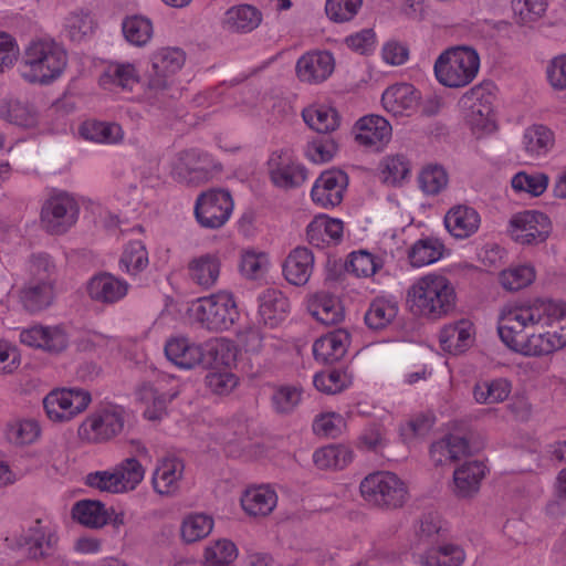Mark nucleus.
<instances>
[{"instance_id":"1","label":"nucleus","mask_w":566,"mask_h":566,"mask_svg":"<svg viewBox=\"0 0 566 566\" xmlns=\"http://www.w3.org/2000/svg\"><path fill=\"white\" fill-rule=\"evenodd\" d=\"M497 333L511 350L526 357L548 356L566 346V303L537 298L501 310Z\"/></svg>"},{"instance_id":"2","label":"nucleus","mask_w":566,"mask_h":566,"mask_svg":"<svg viewBox=\"0 0 566 566\" xmlns=\"http://www.w3.org/2000/svg\"><path fill=\"white\" fill-rule=\"evenodd\" d=\"M434 74L447 87H463L470 84L480 69L478 52L470 46L450 48L434 62Z\"/></svg>"},{"instance_id":"3","label":"nucleus","mask_w":566,"mask_h":566,"mask_svg":"<svg viewBox=\"0 0 566 566\" xmlns=\"http://www.w3.org/2000/svg\"><path fill=\"white\" fill-rule=\"evenodd\" d=\"M126 412L117 405H103L86 416L77 428V438L85 444H104L119 436Z\"/></svg>"},{"instance_id":"4","label":"nucleus","mask_w":566,"mask_h":566,"mask_svg":"<svg viewBox=\"0 0 566 566\" xmlns=\"http://www.w3.org/2000/svg\"><path fill=\"white\" fill-rule=\"evenodd\" d=\"M189 312L202 327L213 332L230 329L240 315L234 296L229 292L200 297L192 302Z\"/></svg>"},{"instance_id":"5","label":"nucleus","mask_w":566,"mask_h":566,"mask_svg":"<svg viewBox=\"0 0 566 566\" xmlns=\"http://www.w3.org/2000/svg\"><path fill=\"white\" fill-rule=\"evenodd\" d=\"M359 491L365 502L386 509L401 507L408 495L406 483L390 471L367 474L360 481Z\"/></svg>"},{"instance_id":"6","label":"nucleus","mask_w":566,"mask_h":566,"mask_svg":"<svg viewBox=\"0 0 566 566\" xmlns=\"http://www.w3.org/2000/svg\"><path fill=\"white\" fill-rule=\"evenodd\" d=\"M145 469L135 458H126L111 470H96L84 478L86 486L99 492L123 494L133 491L143 481Z\"/></svg>"},{"instance_id":"7","label":"nucleus","mask_w":566,"mask_h":566,"mask_svg":"<svg viewBox=\"0 0 566 566\" xmlns=\"http://www.w3.org/2000/svg\"><path fill=\"white\" fill-rule=\"evenodd\" d=\"M406 304L416 316L440 318L455 306L453 285H410Z\"/></svg>"},{"instance_id":"8","label":"nucleus","mask_w":566,"mask_h":566,"mask_svg":"<svg viewBox=\"0 0 566 566\" xmlns=\"http://www.w3.org/2000/svg\"><path fill=\"white\" fill-rule=\"evenodd\" d=\"M77 200L64 190H52L41 207V227L51 235H63L77 222Z\"/></svg>"},{"instance_id":"9","label":"nucleus","mask_w":566,"mask_h":566,"mask_svg":"<svg viewBox=\"0 0 566 566\" xmlns=\"http://www.w3.org/2000/svg\"><path fill=\"white\" fill-rule=\"evenodd\" d=\"M180 378L158 373L154 381L144 382L137 396L145 406L144 417L148 420H158L167 413V405L175 400L181 392Z\"/></svg>"},{"instance_id":"10","label":"nucleus","mask_w":566,"mask_h":566,"mask_svg":"<svg viewBox=\"0 0 566 566\" xmlns=\"http://www.w3.org/2000/svg\"><path fill=\"white\" fill-rule=\"evenodd\" d=\"M185 52L179 48H163L151 55V66L147 71L145 94L148 99L158 101L171 84L172 76L185 64Z\"/></svg>"},{"instance_id":"11","label":"nucleus","mask_w":566,"mask_h":566,"mask_svg":"<svg viewBox=\"0 0 566 566\" xmlns=\"http://www.w3.org/2000/svg\"><path fill=\"white\" fill-rule=\"evenodd\" d=\"M92 401L91 394L82 388L54 389L43 399V408L50 420L66 422L84 412Z\"/></svg>"},{"instance_id":"12","label":"nucleus","mask_w":566,"mask_h":566,"mask_svg":"<svg viewBox=\"0 0 566 566\" xmlns=\"http://www.w3.org/2000/svg\"><path fill=\"white\" fill-rule=\"evenodd\" d=\"M507 232L518 244L536 245L547 240L552 232V222L541 211L525 210L512 216Z\"/></svg>"},{"instance_id":"13","label":"nucleus","mask_w":566,"mask_h":566,"mask_svg":"<svg viewBox=\"0 0 566 566\" xmlns=\"http://www.w3.org/2000/svg\"><path fill=\"white\" fill-rule=\"evenodd\" d=\"M232 209L233 201L228 191L210 190L197 198L195 216L201 227L219 229L229 220Z\"/></svg>"},{"instance_id":"14","label":"nucleus","mask_w":566,"mask_h":566,"mask_svg":"<svg viewBox=\"0 0 566 566\" xmlns=\"http://www.w3.org/2000/svg\"><path fill=\"white\" fill-rule=\"evenodd\" d=\"M214 167L208 154L187 149L178 154L172 165V175L181 184L199 186L211 179Z\"/></svg>"},{"instance_id":"15","label":"nucleus","mask_w":566,"mask_h":566,"mask_svg":"<svg viewBox=\"0 0 566 566\" xmlns=\"http://www.w3.org/2000/svg\"><path fill=\"white\" fill-rule=\"evenodd\" d=\"M67 65L65 49L53 40H38V84L49 85L57 80Z\"/></svg>"},{"instance_id":"16","label":"nucleus","mask_w":566,"mask_h":566,"mask_svg":"<svg viewBox=\"0 0 566 566\" xmlns=\"http://www.w3.org/2000/svg\"><path fill=\"white\" fill-rule=\"evenodd\" d=\"M270 179L274 186L282 189L301 187L307 179L306 168L294 161L287 151H275L269 161Z\"/></svg>"},{"instance_id":"17","label":"nucleus","mask_w":566,"mask_h":566,"mask_svg":"<svg viewBox=\"0 0 566 566\" xmlns=\"http://www.w3.org/2000/svg\"><path fill=\"white\" fill-rule=\"evenodd\" d=\"M476 328L468 318H460L446 324L439 334L441 349L452 356L465 353L474 345Z\"/></svg>"},{"instance_id":"18","label":"nucleus","mask_w":566,"mask_h":566,"mask_svg":"<svg viewBox=\"0 0 566 566\" xmlns=\"http://www.w3.org/2000/svg\"><path fill=\"white\" fill-rule=\"evenodd\" d=\"M348 186V177L342 170H326L316 179L311 197L322 208H334L338 206Z\"/></svg>"},{"instance_id":"19","label":"nucleus","mask_w":566,"mask_h":566,"mask_svg":"<svg viewBox=\"0 0 566 566\" xmlns=\"http://www.w3.org/2000/svg\"><path fill=\"white\" fill-rule=\"evenodd\" d=\"M335 61L328 51H314L303 54L296 62L295 71L298 80L308 84H317L327 80L333 73Z\"/></svg>"},{"instance_id":"20","label":"nucleus","mask_w":566,"mask_h":566,"mask_svg":"<svg viewBox=\"0 0 566 566\" xmlns=\"http://www.w3.org/2000/svg\"><path fill=\"white\" fill-rule=\"evenodd\" d=\"M356 142L366 148L379 151L391 138V126L378 115L361 117L354 126Z\"/></svg>"},{"instance_id":"21","label":"nucleus","mask_w":566,"mask_h":566,"mask_svg":"<svg viewBox=\"0 0 566 566\" xmlns=\"http://www.w3.org/2000/svg\"><path fill=\"white\" fill-rule=\"evenodd\" d=\"M164 354L167 360L181 369H192L205 361L203 345L181 335L166 340Z\"/></svg>"},{"instance_id":"22","label":"nucleus","mask_w":566,"mask_h":566,"mask_svg":"<svg viewBox=\"0 0 566 566\" xmlns=\"http://www.w3.org/2000/svg\"><path fill=\"white\" fill-rule=\"evenodd\" d=\"M185 464L180 458H160L153 472L151 484L159 495L170 496L178 492Z\"/></svg>"},{"instance_id":"23","label":"nucleus","mask_w":566,"mask_h":566,"mask_svg":"<svg viewBox=\"0 0 566 566\" xmlns=\"http://www.w3.org/2000/svg\"><path fill=\"white\" fill-rule=\"evenodd\" d=\"M349 345L350 334L344 328H337L315 339L313 357L321 364H333L344 358Z\"/></svg>"},{"instance_id":"24","label":"nucleus","mask_w":566,"mask_h":566,"mask_svg":"<svg viewBox=\"0 0 566 566\" xmlns=\"http://www.w3.org/2000/svg\"><path fill=\"white\" fill-rule=\"evenodd\" d=\"M258 313L265 326L275 328L290 313L289 300L280 290L270 287L259 296Z\"/></svg>"},{"instance_id":"25","label":"nucleus","mask_w":566,"mask_h":566,"mask_svg":"<svg viewBox=\"0 0 566 566\" xmlns=\"http://www.w3.org/2000/svg\"><path fill=\"white\" fill-rule=\"evenodd\" d=\"M276 491L269 484L248 488L241 496L242 510L251 516H265L277 506Z\"/></svg>"},{"instance_id":"26","label":"nucleus","mask_w":566,"mask_h":566,"mask_svg":"<svg viewBox=\"0 0 566 566\" xmlns=\"http://www.w3.org/2000/svg\"><path fill=\"white\" fill-rule=\"evenodd\" d=\"M306 308L313 317L325 325L337 324L344 317L339 297L325 291L310 295Z\"/></svg>"},{"instance_id":"27","label":"nucleus","mask_w":566,"mask_h":566,"mask_svg":"<svg viewBox=\"0 0 566 566\" xmlns=\"http://www.w3.org/2000/svg\"><path fill=\"white\" fill-rule=\"evenodd\" d=\"M486 473V465L481 460L463 462L453 472L454 492L459 497H471L479 492Z\"/></svg>"},{"instance_id":"28","label":"nucleus","mask_w":566,"mask_h":566,"mask_svg":"<svg viewBox=\"0 0 566 566\" xmlns=\"http://www.w3.org/2000/svg\"><path fill=\"white\" fill-rule=\"evenodd\" d=\"M238 342L250 354L279 352L285 347V342L273 334L263 333L259 326L247 325L238 334Z\"/></svg>"},{"instance_id":"29","label":"nucleus","mask_w":566,"mask_h":566,"mask_svg":"<svg viewBox=\"0 0 566 566\" xmlns=\"http://www.w3.org/2000/svg\"><path fill=\"white\" fill-rule=\"evenodd\" d=\"M399 313V304L395 296H378L369 303L364 321L369 329L382 331L389 327Z\"/></svg>"},{"instance_id":"30","label":"nucleus","mask_w":566,"mask_h":566,"mask_svg":"<svg viewBox=\"0 0 566 566\" xmlns=\"http://www.w3.org/2000/svg\"><path fill=\"white\" fill-rule=\"evenodd\" d=\"M418 99L416 88L407 83L388 87L381 96L385 109L395 116L409 115L418 106Z\"/></svg>"},{"instance_id":"31","label":"nucleus","mask_w":566,"mask_h":566,"mask_svg":"<svg viewBox=\"0 0 566 566\" xmlns=\"http://www.w3.org/2000/svg\"><path fill=\"white\" fill-rule=\"evenodd\" d=\"M555 145L554 132L543 124L528 126L522 137V147L530 159H538L546 156Z\"/></svg>"},{"instance_id":"32","label":"nucleus","mask_w":566,"mask_h":566,"mask_svg":"<svg viewBox=\"0 0 566 566\" xmlns=\"http://www.w3.org/2000/svg\"><path fill=\"white\" fill-rule=\"evenodd\" d=\"M444 224L455 239H467L478 231L480 216L471 207L457 206L447 212Z\"/></svg>"},{"instance_id":"33","label":"nucleus","mask_w":566,"mask_h":566,"mask_svg":"<svg viewBox=\"0 0 566 566\" xmlns=\"http://www.w3.org/2000/svg\"><path fill=\"white\" fill-rule=\"evenodd\" d=\"M314 265L311 250L297 247L290 252L283 263V274L287 283H307Z\"/></svg>"},{"instance_id":"34","label":"nucleus","mask_w":566,"mask_h":566,"mask_svg":"<svg viewBox=\"0 0 566 566\" xmlns=\"http://www.w3.org/2000/svg\"><path fill=\"white\" fill-rule=\"evenodd\" d=\"M262 21V13L253 6L240 4L227 10L222 20L223 29L234 33H249Z\"/></svg>"},{"instance_id":"35","label":"nucleus","mask_w":566,"mask_h":566,"mask_svg":"<svg viewBox=\"0 0 566 566\" xmlns=\"http://www.w3.org/2000/svg\"><path fill=\"white\" fill-rule=\"evenodd\" d=\"M205 360L202 364L212 367L230 368L237 361L238 347L234 342L224 338H213L203 345Z\"/></svg>"},{"instance_id":"36","label":"nucleus","mask_w":566,"mask_h":566,"mask_svg":"<svg viewBox=\"0 0 566 566\" xmlns=\"http://www.w3.org/2000/svg\"><path fill=\"white\" fill-rule=\"evenodd\" d=\"M511 391L512 384L506 378L484 379L473 386V399L480 405L501 403L507 399Z\"/></svg>"},{"instance_id":"37","label":"nucleus","mask_w":566,"mask_h":566,"mask_svg":"<svg viewBox=\"0 0 566 566\" xmlns=\"http://www.w3.org/2000/svg\"><path fill=\"white\" fill-rule=\"evenodd\" d=\"M304 390L298 384H281L273 386L270 407L280 415L295 411L303 400Z\"/></svg>"},{"instance_id":"38","label":"nucleus","mask_w":566,"mask_h":566,"mask_svg":"<svg viewBox=\"0 0 566 566\" xmlns=\"http://www.w3.org/2000/svg\"><path fill=\"white\" fill-rule=\"evenodd\" d=\"M72 516L76 522L90 528H99L111 520L104 504L94 500L76 502L72 509Z\"/></svg>"},{"instance_id":"39","label":"nucleus","mask_w":566,"mask_h":566,"mask_svg":"<svg viewBox=\"0 0 566 566\" xmlns=\"http://www.w3.org/2000/svg\"><path fill=\"white\" fill-rule=\"evenodd\" d=\"M81 136L98 144H117L123 139V129L118 124L86 120L80 127Z\"/></svg>"},{"instance_id":"40","label":"nucleus","mask_w":566,"mask_h":566,"mask_svg":"<svg viewBox=\"0 0 566 566\" xmlns=\"http://www.w3.org/2000/svg\"><path fill=\"white\" fill-rule=\"evenodd\" d=\"M485 272L478 266L470 264H453L439 273L428 274L419 280L418 283H450L452 280L483 281Z\"/></svg>"},{"instance_id":"41","label":"nucleus","mask_w":566,"mask_h":566,"mask_svg":"<svg viewBox=\"0 0 566 566\" xmlns=\"http://www.w3.org/2000/svg\"><path fill=\"white\" fill-rule=\"evenodd\" d=\"M469 444L464 438L448 436L431 446L430 457L436 464L457 461L467 454Z\"/></svg>"},{"instance_id":"42","label":"nucleus","mask_w":566,"mask_h":566,"mask_svg":"<svg viewBox=\"0 0 566 566\" xmlns=\"http://www.w3.org/2000/svg\"><path fill=\"white\" fill-rule=\"evenodd\" d=\"M464 559L462 547L452 543L432 546L422 555L426 566H460Z\"/></svg>"},{"instance_id":"43","label":"nucleus","mask_w":566,"mask_h":566,"mask_svg":"<svg viewBox=\"0 0 566 566\" xmlns=\"http://www.w3.org/2000/svg\"><path fill=\"white\" fill-rule=\"evenodd\" d=\"M353 461V451L344 444H331L313 453V463L321 469H343Z\"/></svg>"},{"instance_id":"44","label":"nucleus","mask_w":566,"mask_h":566,"mask_svg":"<svg viewBox=\"0 0 566 566\" xmlns=\"http://www.w3.org/2000/svg\"><path fill=\"white\" fill-rule=\"evenodd\" d=\"M492 95L483 85H476L469 90L461 98L464 106L469 107L470 116H478V125L488 122L492 114Z\"/></svg>"},{"instance_id":"45","label":"nucleus","mask_w":566,"mask_h":566,"mask_svg":"<svg viewBox=\"0 0 566 566\" xmlns=\"http://www.w3.org/2000/svg\"><path fill=\"white\" fill-rule=\"evenodd\" d=\"M303 119L312 129L324 135L339 126L338 112L326 105L304 109Z\"/></svg>"},{"instance_id":"46","label":"nucleus","mask_w":566,"mask_h":566,"mask_svg":"<svg viewBox=\"0 0 566 566\" xmlns=\"http://www.w3.org/2000/svg\"><path fill=\"white\" fill-rule=\"evenodd\" d=\"M379 170L380 179L384 184L397 186L408 178L410 163L403 155H389L380 161Z\"/></svg>"},{"instance_id":"47","label":"nucleus","mask_w":566,"mask_h":566,"mask_svg":"<svg viewBox=\"0 0 566 566\" xmlns=\"http://www.w3.org/2000/svg\"><path fill=\"white\" fill-rule=\"evenodd\" d=\"M213 520L206 513H189L181 523V537L186 543H196L210 534Z\"/></svg>"},{"instance_id":"48","label":"nucleus","mask_w":566,"mask_h":566,"mask_svg":"<svg viewBox=\"0 0 566 566\" xmlns=\"http://www.w3.org/2000/svg\"><path fill=\"white\" fill-rule=\"evenodd\" d=\"M443 244L433 238L418 240L410 249L408 258L413 266H423L442 256Z\"/></svg>"},{"instance_id":"49","label":"nucleus","mask_w":566,"mask_h":566,"mask_svg":"<svg viewBox=\"0 0 566 566\" xmlns=\"http://www.w3.org/2000/svg\"><path fill=\"white\" fill-rule=\"evenodd\" d=\"M238 557L235 544L229 539H219L210 543L203 555L202 566H231Z\"/></svg>"},{"instance_id":"50","label":"nucleus","mask_w":566,"mask_h":566,"mask_svg":"<svg viewBox=\"0 0 566 566\" xmlns=\"http://www.w3.org/2000/svg\"><path fill=\"white\" fill-rule=\"evenodd\" d=\"M123 34L127 42L136 46L145 45L153 36V24L142 15L127 17L122 23Z\"/></svg>"},{"instance_id":"51","label":"nucleus","mask_w":566,"mask_h":566,"mask_svg":"<svg viewBox=\"0 0 566 566\" xmlns=\"http://www.w3.org/2000/svg\"><path fill=\"white\" fill-rule=\"evenodd\" d=\"M138 80V73L132 63H112L101 77V82L104 85L112 83L128 91L133 90Z\"/></svg>"},{"instance_id":"52","label":"nucleus","mask_w":566,"mask_h":566,"mask_svg":"<svg viewBox=\"0 0 566 566\" xmlns=\"http://www.w3.org/2000/svg\"><path fill=\"white\" fill-rule=\"evenodd\" d=\"M343 266L345 272L360 279L369 277L375 274L381 268V263L371 253L367 251H357L352 252L348 255V260Z\"/></svg>"},{"instance_id":"53","label":"nucleus","mask_w":566,"mask_h":566,"mask_svg":"<svg viewBox=\"0 0 566 566\" xmlns=\"http://www.w3.org/2000/svg\"><path fill=\"white\" fill-rule=\"evenodd\" d=\"M148 265V253L142 241H130L119 260V268L130 275H136Z\"/></svg>"},{"instance_id":"54","label":"nucleus","mask_w":566,"mask_h":566,"mask_svg":"<svg viewBox=\"0 0 566 566\" xmlns=\"http://www.w3.org/2000/svg\"><path fill=\"white\" fill-rule=\"evenodd\" d=\"M350 384V377L347 371L342 369H332L328 371L316 373L313 376L314 387L328 395H335L347 388Z\"/></svg>"},{"instance_id":"55","label":"nucleus","mask_w":566,"mask_h":566,"mask_svg":"<svg viewBox=\"0 0 566 566\" xmlns=\"http://www.w3.org/2000/svg\"><path fill=\"white\" fill-rule=\"evenodd\" d=\"M444 520L438 513H426L415 525V536L419 543H430L447 532Z\"/></svg>"},{"instance_id":"56","label":"nucleus","mask_w":566,"mask_h":566,"mask_svg":"<svg viewBox=\"0 0 566 566\" xmlns=\"http://www.w3.org/2000/svg\"><path fill=\"white\" fill-rule=\"evenodd\" d=\"M448 174L440 165H428L419 174L420 189L430 196L440 193L448 185Z\"/></svg>"},{"instance_id":"57","label":"nucleus","mask_w":566,"mask_h":566,"mask_svg":"<svg viewBox=\"0 0 566 566\" xmlns=\"http://www.w3.org/2000/svg\"><path fill=\"white\" fill-rule=\"evenodd\" d=\"M4 437L11 444L24 447L35 441V420L17 419L7 424Z\"/></svg>"},{"instance_id":"58","label":"nucleus","mask_w":566,"mask_h":566,"mask_svg":"<svg viewBox=\"0 0 566 566\" xmlns=\"http://www.w3.org/2000/svg\"><path fill=\"white\" fill-rule=\"evenodd\" d=\"M69 336L62 326H38V348L60 353L67 347Z\"/></svg>"},{"instance_id":"59","label":"nucleus","mask_w":566,"mask_h":566,"mask_svg":"<svg viewBox=\"0 0 566 566\" xmlns=\"http://www.w3.org/2000/svg\"><path fill=\"white\" fill-rule=\"evenodd\" d=\"M0 116L19 127L31 128L35 125L33 109L20 101L0 106Z\"/></svg>"},{"instance_id":"60","label":"nucleus","mask_w":566,"mask_h":566,"mask_svg":"<svg viewBox=\"0 0 566 566\" xmlns=\"http://www.w3.org/2000/svg\"><path fill=\"white\" fill-rule=\"evenodd\" d=\"M220 260L212 255H203L190 263L191 276L197 283H214L220 274Z\"/></svg>"},{"instance_id":"61","label":"nucleus","mask_w":566,"mask_h":566,"mask_svg":"<svg viewBox=\"0 0 566 566\" xmlns=\"http://www.w3.org/2000/svg\"><path fill=\"white\" fill-rule=\"evenodd\" d=\"M511 184L514 190L524 191L533 197H537L546 190L548 177L544 174L528 175L521 171L512 178Z\"/></svg>"},{"instance_id":"62","label":"nucleus","mask_w":566,"mask_h":566,"mask_svg":"<svg viewBox=\"0 0 566 566\" xmlns=\"http://www.w3.org/2000/svg\"><path fill=\"white\" fill-rule=\"evenodd\" d=\"M512 8L521 24L537 21L547 9L545 0H513Z\"/></svg>"},{"instance_id":"63","label":"nucleus","mask_w":566,"mask_h":566,"mask_svg":"<svg viewBox=\"0 0 566 566\" xmlns=\"http://www.w3.org/2000/svg\"><path fill=\"white\" fill-rule=\"evenodd\" d=\"M338 146L331 136H321L306 147L307 158L315 164L328 163L337 153Z\"/></svg>"},{"instance_id":"64","label":"nucleus","mask_w":566,"mask_h":566,"mask_svg":"<svg viewBox=\"0 0 566 566\" xmlns=\"http://www.w3.org/2000/svg\"><path fill=\"white\" fill-rule=\"evenodd\" d=\"M65 27L72 41L80 42L93 33L94 21L92 17L83 11L71 12L65 21Z\"/></svg>"}]
</instances>
